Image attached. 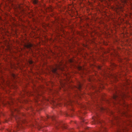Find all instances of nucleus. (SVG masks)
<instances>
[{
	"instance_id": "obj_5",
	"label": "nucleus",
	"mask_w": 132,
	"mask_h": 132,
	"mask_svg": "<svg viewBox=\"0 0 132 132\" xmlns=\"http://www.w3.org/2000/svg\"><path fill=\"white\" fill-rule=\"evenodd\" d=\"M25 46L27 48L31 50V48L32 47V45L30 43H28L27 44H26Z\"/></svg>"
},
{
	"instance_id": "obj_2",
	"label": "nucleus",
	"mask_w": 132,
	"mask_h": 132,
	"mask_svg": "<svg viewBox=\"0 0 132 132\" xmlns=\"http://www.w3.org/2000/svg\"><path fill=\"white\" fill-rule=\"evenodd\" d=\"M61 63H59V65H56L55 67L52 68L51 69L52 72L54 73L57 74V69L63 70V68L61 66Z\"/></svg>"
},
{
	"instance_id": "obj_9",
	"label": "nucleus",
	"mask_w": 132,
	"mask_h": 132,
	"mask_svg": "<svg viewBox=\"0 0 132 132\" xmlns=\"http://www.w3.org/2000/svg\"><path fill=\"white\" fill-rule=\"evenodd\" d=\"M14 111H17L18 112V110H17L16 109H14Z\"/></svg>"
},
{
	"instance_id": "obj_7",
	"label": "nucleus",
	"mask_w": 132,
	"mask_h": 132,
	"mask_svg": "<svg viewBox=\"0 0 132 132\" xmlns=\"http://www.w3.org/2000/svg\"><path fill=\"white\" fill-rule=\"evenodd\" d=\"M32 1L34 4H37L38 3V0H32Z\"/></svg>"
},
{
	"instance_id": "obj_1",
	"label": "nucleus",
	"mask_w": 132,
	"mask_h": 132,
	"mask_svg": "<svg viewBox=\"0 0 132 132\" xmlns=\"http://www.w3.org/2000/svg\"><path fill=\"white\" fill-rule=\"evenodd\" d=\"M93 121V124L97 123L100 125V127L98 128L97 131H93L92 132H103L105 130H106L105 127H104V123L103 121L100 120L96 117L94 119Z\"/></svg>"
},
{
	"instance_id": "obj_13",
	"label": "nucleus",
	"mask_w": 132,
	"mask_h": 132,
	"mask_svg": "<svg viewBox=\"0 0 132 132\" xmlns=\"http://www.w3.org/2000/svg\"><path fill=\"white\" fill-rule=\"evenodd\" d=\"M101 110H104V109L103 108H101Z\"/></svg>"
},
{
	"instance_id": "obj_4",
	"label": "nucleus",
	"mask_w": 132,
	"mask_h": 132,
	"mask_svg": "<svg viewBox=\"0 0 132 132\" xmlns=\"http://www.w3.org/2000/svg\"><path fill=\"white\" fill-rule=\"evenodd\" d=\"M123 96H120L118 94H116L113 95V98L115 100H118L119 101L121 99V98L120 99V97H121V98H122Z\"/></svg>"
},
{
	"instance_id": "obj_15",
	"label": "nucleus",
	"mask_w": 132,
	"mask_h": 132,
	"mask_svg": "<svg viewBox=\"0 0 132 132\" xmlns=\"http://www.w3.org/2000/svg\"><path fill=\"white\" fill-rule=\"evenodd\" d=\"M8 131L9 132H11V131L9 130H8Z\"/></svg>"
},
{
	"instance_id": "obj_3",
	"label": "nucleus",
	"mask_w": 132,
	"mask_h": 132,
	"mask_svg": "<svg viewBox=\"0 0 132 132\" xmlns=\"http://www.w3.org/2000/svg\"><path fill=\"white\" fill-rule=\"evenodd\" d=\"M55 126L57 129H58L59 128H61L62 129L67 128L66 126L63 125V124H61L58 122H56V123L55 125Z\"/></svg>"
},
{
	"instance_id": "obj_6",
	"label": "nucleus",
	"mask_w": 132,
	"mask_h": 132,
	"mask_svg": "<svg viewBox=\"0 0 132 132\" xmlns=\"http://www.w3.org/2000/svg\"><path fill=\"white\" fill-rule=\"evenodd\" d=\"M82 85L80 83H79L77 88L79 91L81 89L82 87Z\"/></svg>"
},
{
	"instance_id": "obj_8",
	"label": "nucleus",
	"mask_w": 132,
	"mask_h": 132,
	"mask_svg": "<svg viewBox=\"0 0 132 132\" xmlns=\"http://www.w3.org/2000/svg\"><path fill=\"white\" fill-rule=\"evenodd\" d=\"M118 132H125V131L123 130H119L118 131Z\"/></svg>"
},
{
	"instance_id": "obj_14",
	"label": "nucleus",
	"mask_w": 132,
	"mask_h": 132,
	"mask_svg": "<svg viewBox=\"0 0 132 132\" xmlns=\"http://www.w3.org/2000/svg\"><path fill=\"white\" fill-rule=\"evenodd\" d=\"M70 130V132H71L72 131V130H73L72 129H71V130Z\"/></svg>"
},
{
	"instance_id": "obj_17",
	"label": "nucleus",
	"mask_w": 132,
	"mask_h": 132,
	"mask_svg": "<svg viewBox=\"0 0 132 132\" xmlns=\"http://www.w3.org/2000/svg\"><path fill=\"white\" fill-rule=\"evenodd\" d=\"M47 118H49V117H47Z\"/></svg>"
},
{
	"instance_id": "obj_12",
	"label": "nucleus",
	"mask_w": 132,
	"mask_h": 132,
	"mask_svg": "<svg viewBox=\"0 0 132 132\" xmlns=\"http://www.w3.org/2000/svg\"><path fill=\"white\" fill-rule=\"evenodd\" d=\"M12 76H13V77L14 78L15 77V75H14L13 74H12Z\"/></svg>"
},
{
	"instance_id": "obj_11",
	"label": "nucleus",
	"mask_w": 132,
	"mask_h": 132,
	"mask_svg": "<svg viewBox=\"0 0 132 132\" xmlns=\"http://www.w3.org/2000/svg\"><path fill=\"white\" fill-rule=\"evenodd\" d=\"M32 61H30V64H32Z\"/></svg>"
},
{
	"instance_id": "obj_10",
	"label": "nucleus",
	"mask_w": 132,
	"mask_h": 132,
	"mask_svg": "<svg viewBox=\"0 0 132 132\" xmlns=\"http://www.w3.org/2000/svg\"><path fill=\"white\" fill-rule=\"evenodd\" d=\"M51 118L53 120H54V117H51Z\"/></svg>"
},
{
	"instance_id": "obj_16",
	"label": "nucleus",
	"mask_w": 132,
	"mask_h": 132,
	"mask_svg": "<svg viewBox=\"0 0 132 132\" xmlns=\"http://www.w3.org/2000/svg\"><path fill=\"white\" fill-rule=\"evenodd\" d=\"M12 113H13V111H12Z\"/></svg>"
}]
</instances>
